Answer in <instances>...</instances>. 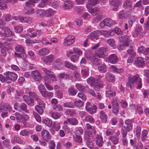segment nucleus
Segmentation results:
<instances>
[{"label": "nucleus", "mask_w": 149, "mask_h": 149, "mask_svg": "<svg viewBox=\"0 0 149 149\" xmlns=\"http://www.w3.org/2000/svg\"><path fill=\"white\" fill-rule=\"evenodd\" d=\"M135 83L138 84L137 88H140L142 87L141 79L139 77V75L136 74L132 76L128 77V82L127 85L130 88H132L133 86V84Z\"/></svg>", "instance_id": "1"}, {"label": "nucleus", "mask_w": 149, "mask_h": 149, "mask_svg": "<svg viewBox=\"0 0 149 149\" xmlns=\"http://www.w3.org/2000/svg\"><path fill=\"white\" fill-rule=\"evenodd\" d=\"M119 38L120 41L122 42L120 44L118 48L119 50L121 51L123 49L125 46H129L131 41L129 36L127 35H121Z\"/></svg>", "instance_id": "2"}, {"label": "nucleus", "mask_w": 149, "mask_h": 149, "mask_svg": "<svg viewBox=\"0 0 149 149\" xmlns=\"http://www.w3.org/2000/svg\"><path fill=\"white\" fill-rule=\"evenodd\" d=\"M55 11L51 8H49L46 10H40L37 13L39 14V16L42 17L45 16L46 17H51L54 14Z\"/></svg>", "instance_id": "3"}, {"label": "nucleus", "mask_w": 149, "mask_h": 149, "mask_svg": "<svg viewBox=\"0 0 149 149\" xmlns=\"http://www.w3.org/2000/svg\"><path fill=\"white\" fill-rule=\"evenodd\" d=\"M114 21L111 20L109 18H107L100 22L99 24L101 28H104L105 26L110 27L115 24Z\"/></svg>", "instance_id": "4"}, {"label": "nucleus", "mask_w": 149, "mask_h": 149, "mask_svg": "<svg viewBox=\"0 0 149 149\" xmlns=\"http://www.w3.org/2000/svg\"><path fill=\"white\" fill-rule=\"evenodd\" d=\"M111 104L112 107V112L116 115L119 113V107L118 98H113L111 101Z\"/></svg>", "instance_id": "5"}, {"label": "nucleus", "mask_w": 149, "mask_h": 149, "mask_svg": "<svg viewBox=\"0 0 149 149\" xmlns=\"http://www.w3.org/2000/svg\"><path fill=\"white\" fill-rule=\"evenodd\" d=\"M42 71L49 77V79L51 80L52 81H54L57 80V79L54 75L53 72L45 68H42Z\"/></svg>", "instance_id": "6"}, {"label": "nucleus", "mask_w": 149, "mask_h": 149, "mask_svg": "<svg viewBox=\"0 0 149 149\" xmlns=\"http://www.w3.org/2000/svg\"><path fill=\"white\" fill-rule=\"evenodd\" d=\"M108 50V49L106 47L100 48L96 51V55L100 58H104L106 55L107 52Z\"/></svg>", "instance_id": "7"}, {"label": "nucleus", "mask_w": 149, "mask_h": 149, "mask_svg": "<svg viewBox=\"0 0 149 149\" xmlns=\"http://www.w3.org/2000/svg\"><path fill=\"white\" fill-rule=\"evenodd\" d=\"M4 76H6V79L8 81L11 82V81H15L17 79V75L15 73L11 72H7L4 73Z\"/></svg>", "instance_id": "8"}, {"label": "nucleus", "mask_w": 149, "mask_h": 149, "mask_svg": "<svg viewBox=\"0 0 149 149\" xmlns=\"http://www.w3.org/2000/svg\"><path fill=\"white\" fill-rule=\"evenodd\" d=\"M86 7L88 9L89 12L93 16L96 15L99 13L100 10L97 7L93 8L89 4L86 5Z\"/></svg>", "instance_id": "9"}, {"label": "nucleus", "mask_w": 149, "mask_h": 149, "mask_svg": "<svg viewBox=\"0 0 149 149\" xmlns=\"http://www.w3.org/2000/svg\"><path fill=\"white\" fill-rule=\"evenodd\" d=\"M75 40L74 36H69L65 39L64 42L65 46L70 45L74 42Z\"/></svg>", "instance_id": "10"}, {"label": "nucleus", "mask_w": 149, "mask_h": 149, "mask_svg": "<svg viewBox=\"0 0 149 149\" xmlns=\"http://www.w3.org/2000/svg\"><path fill=\"white\" fill-rule=\"evenodd\" d=\"M134 63L137 66L142 67L144 64V61L142 57H138L135 58Z\"/></svg>", "instance_id": "11"}, {"label": "nucleus", "mask_w": 149, "mask_h": 149, "mask_svg": "<svg viewBox=\"0 0 149 149\" xmlns=\"http://www.w3.org/2000/svg\"><path fill=\"white\" fill-rule=\"evenodd\" d=\"M31 74L32 78L35 81H39L42 78L41 73L37 70L32 71Z\"/></svg>", "instance_id": "12"}, {"label": "nucleus", "mask_w": 149, "mask_h": 149, "mask_svg": "<svg viewBox=\"0 0 149 149\" xmlns=\"http://www.w3.org/2000/svg\"><path fill=\"white\" fill-rule=\"evenodd\" d=\"M108 62L112 64L117 63L118 61V58L115 54H112L109 55L107 58Z\"/></svg>", "instance_id": "13"}, {"label": "nucleus", "mask_w": 149, "mask_h": 149, "mask_svg": "<svg viewBox=\"0 0 149 149\" xmlns=\"http://www.w3.org/2000/svg\"><path fill=\"white\" fill-rule=\"evenodd\" d=\"M41 135L44 140L46 141H48L51 139L50 134L46 130H44L42 131Z\"/></svg>", "instance_id": "14"}, {"label": "nucleus", "mask_w": 149, "mask_h": 149, "mask_svg": "<svg viewBox=\"0 0 149 149\" xmlns=\"http://www.w3.org/2000/svg\"><path fill=\"white\" fill-rule=\"evenodd\" d=\"M142 26L140 24H137L136 26L135 30L136 34L133 35V36L134 38H136L140 37L142 34Z\"/></svg>", "instance_id": "15"}, {"label": "nucleus", "mask_w": 149, "mask_h": 149, "mask_svg": "<svg viewBox=\"0 0 149 149\" xmlns=\"http://www.w3.org/2000/svg\"><path fill=\"white\" fill-rule=\"evenodd\" d=\"M100 33V31H94L89 34L88 38H90L91 40L94 39L97 40L99 38V34Z\"/></svg>", "instance_id": "16"}, {"label": "nucleus", "mask_w": 149, "mask_h": 149, "mask_svg": "<svg viewBox=\"0 0 149 149\" xmlns=\"http://www.w3.org/2000/svg\"><path fill=\"white\" fill-rule=\"evenodd\" d=\"M115 76L109 72H107L105 74V79L107 81L112 82L115 81Z\"/></svg>", "instance_id": "17"}, {"label": "nucleus", "mask_w": 149, "mask_h": 149, "mask_svg": "<svg viewBox=\"0 0 149 149\" xmlns=\"http://www.w3.org/2000/svg\"><path fill=\"white\" fill-rule=\"evenodd\" d=\"M44 79L45 82L44 84L45 87L49 91H51L53 90V86L50 85L48 83H50L51 81L50 79H49V77L47 76H44Z\"/></svg>", "instance_id": "18"}, {"label": "nucleus", "mask_w": 149, "mask_h": 149, "mask_svg": "<svg viewBox=\"0 0 149 149\" xmlns=\"http://www.w3.org/2000/svg\"><path fill=\"white\" fill-rule=\"evenodd\" d=\"M89 59L91 63L94 65H98L101 63V60L95 56L90 57Z\"/></svg>", "instance_id": "19"}, {"label": "nucleus", "mask_w": 149, "mask_h": 149, "mask_svg": "<svg viewBox=\"0 0 149 149\" xmlns=\"http://www.w3.org/2000/svg\"><path fill=\"white\" fill-rule=\"evenodd\" d=\"M54 56L50 55L45 57L42 59L43 61L46 64H48L51 63L53 60Z\"/></svg>", "instance_id": "20"}, {"label": "nucleus", "mask_w": 149, "mask_h": 149, "mask_svg": "<svg viewBox=\"0 0 149 149\" xmlns=\"http://www.w3.org/2000/svg\"><path fill=\"white\" fill-rule=\"evenodd\" d=\"M84 121L86 122H89L91 123H93L95 121L94 118L89 115H87L85 116L84 119Z\"/></svg>", "instance_id": "21"}, {"label": "nucleus", "mask_w": 149, "mask_h": 149, "mask_svg": "<svg viewBox=\"0 0 149 149\" xmlns=\"http://www.w3.org/2000/svg\"><path fill=\"white\" fill-rule=\"evenodd\" d=\"M99 114L100 118L101 120L103 123H106L108 118L107 115L103 111H100Z\"/></svg>", "instance_id": "22"}, {"label": "nucleus", "mask_w": 149, "mask_h": 149, "mask_svg": "<svg viewBox=\"0 0 149 149\" xmlns=\"http://www.w3.org/2000/svg\"><path fill=\"white\" fill-rule=\"evenodd\" d=\"M72 2L69 0L64 3L63 7L64 10H66L72 8Z\"/></svg>", "instance_id": "23"}, {"label": "nucleus", "mask_w": 149, "mask_h": 149, "mask_svg": "<svg viewBox=\"0 0 149 149\" xmlns=\"http://www.w3.org/2000/svg\"><path fill=\"white\" fill-rule=\"evenodd\" d=\"M106 95L107 97H113L116 95V92L112 89L107 88L106 90Z\"/></svg>", "instance_id": "24"}, {"label": "nucleus", "mask_w": 149, "mask_h": 149, "mask_svg": "<svg viewBox=\"0 0 149 149\" xmlns=\"http://www.w3.org/2000/svg\"><path fill=\"white\" fill-rule=\"evenodd\" d=\"M29 119V116L25 114L24 116L22 115L21 116L19 121L22 123L24 125H25L26 124V121L28 120Z\"/></svg>", "instance_id": "25"}, {"label": "nucleus", "mask_w": 149, "mask_h": 149, "mask_svg": "<svg viewBox=\"0 0 149 149\" xmlns=\"http://www.w3.org/2000/svg\"><path fill=\"white\" fill-rule=\"evenodd\" d=\"M95 81V78L92 76L88 78L86 80L87 83L91 86L95 85L96 84Z\"/></svg>", "instance_id": "26"}, {"label": "nucleus", "mask_w": 149, "mask_h": 149, "mask_svg": "<svg viewBox=\"0 0 149 149\" xmlns=\"http://www.w3.org/2000/svg\"><path fill=\"white\" fill-rule=\"evenodd\" d=\"M38 53L40 56H45L48 54L49 50L45 47L42 48L38 51Z\"/></svg>", "instance_id": "27"}, {"label": "nucleus", "mask_w": 149, "mask_h": 149, "mask_svg": "<svg viewBox=\"0 0 149 149\" xmlns=\"http://www.w3.org/2000/svg\"><path fill=\"white\" fill-rule=\"evenodd\" d=\"M41 95L44 98H50L53 96V93L47 91L46 90L42 93Z\"/></svg>", "instance_id": "28"}, {"label": "nucleus", "mask_w": 149, "mask_h": 149, "mask_svg": "<svg viewBox=\"0 0 149 149\" xmlns=\"http://www.w3.org/2000/svg\"><path fill=\"white\" fill-rule=\"evenodd\" d=\"M125 123L126 125V127L128 130V131H130L132 130L133 128L132 122L130 120H125Z\"/></svg>", "instance_id": "29"}, {"label": "nucleus", "mask_w": 149, "mask_h": 149, "mask_svg": "<svg viewBox=\"0 0 149 149\" xmlns=\"http://www.w3.org/2000/svg\"><path fill=\"white\" fill-rule=\"evenodd\" d=\"M98 69L99 72L102 73H105L107 72V68L105 64H102L98 67Z\"/></svg>", "instance_id": "30"}, {"label": "nucleus", "mask_w": 149, "mask_h": 149, "mask_svg": "<svg viewBox=\"0 0 149 149\" xmlns=\"http://www.w3.org/2000/svg\"><path fill=\"white\" fill-rule=\"evenodd\" d=\"M68 122L72 125H76L78 124L79 122L78 120L75 118H72L67 119Z\"/></svg>", "instance_id": "31"}, {"label": "nucleus", "mask_w": 149, "mask_h": 149, "mask_svg": "<svg viewBox=\"0 0 149 149\" xmlns=\"http://www.w3.org/2000/svg\"><path fill=\"white\" fill-rule=\"evenodd\" d=\"M15 50L17 52H20L22 54L25 53L24 49L21 45H17L15 47Z\"/></svg>", "instance_id": "32"}, {"label": "nucleus", "mask_w": 149, "mask_h": 149, "mask_svg": "<svg viewBox=\"0 0 149 149\" xmlns=\"http://www.w3.org/2000/svg\"><path fill=\"white\" fill-rule=\"evenodd\" d=\"M113 31L112 30L107 31H100V33L104 37H108L109 36H111L112 33Z\"/></svg>", "instance_id": "33"}, {"label": "nucleus", "mask_w": 149, "mask_h": 149, "mask_svg": "<svg viewBox=\"0 0 149 149\" xmlns=\"http://www.w3.org/2000/svg\"><path fill=\"white\" fill-rule=\"evenodd\" d=\"M89 70L88 68L85 67L81 70V73L83 77L85 78L88 76L89 74Z\"/></svg>", "instance_id": "34"}, {"label": "nucleus", "mask_w": 149, "mask_h": 149, "mask_svg": "<svg viewBox=\"0 0 149 149\" xmlns=\"http://www.w3.org/2000/svg\"><path fill=\"white\" fill-rule=\"evenodd\" d=\"M121 3L120 0H109V3L112 6L117 7Z\"/></svg>", "instance_id": "35"}, {"label": "nucleus", "mask_w": 149, "mask_h": 149, "mask_svg": "<svg viewBox=\"0 0 149 149\" xmlns=\"http://www.w3.org/2000/svg\"><path fill=\"white\" fill-rule=\"evenodd\" d=\"M19 107L23 111L25 112L29 113V110L27 109V105L25 103H21L19 106Z\"/></svg>", "instance_id": "36"}, {"label": "nucleus", "mask_w": 149, "mask_h": 149, "mask_svg": "<svg viewBox=\"0 0 149 149\" xmlns=\"http://www.w3.org/2000/svg\"><path fill=\"white\" fill-rule=\"evenodd\" d=\"M50 114L52 117L55 119H58L61 116V114L60 113L57 112H52Z\"/></svg>", "instance_id": "37"}, {"label": "nucleus", "mask_w": 149, "mask_h": 149, "mask_svg": "<svg viewBox=\"0 0 149 149\" xmlns=\"http://www.w3.org/2000/svg\"><path fill=\"white\" fill-rule=\"evenodd\" d=\"M39 0H29L26 2L25 5L27 7L33 6L35 3H37Z\"/></svg>", "instance_id": "38"}, {"label": "nucleus", "mask_w": 149, "mask_h": 149, "mask_svg": "<svg viewBox=\"0 0 149 149\" xmlns=\"http://www.w3.org/2000/svg\"><path fill=\"white\" fill-rule=\"evenodd\" d=\"M42 123L48 127H50L52 125V122L51 119L46 118L42 121Z\"/></svg>", "instance_id": "39"}, {"label": "nucleus", "mask_w": 149, "mask_h": 149, "mask_svg": "<svg viewBox=\"0 0 149 149\" xmlns=\"http://www.w3.org/2000/svg\"><path fill=\"white\" fill-rule=\"evenodd\" d=\"M45 107H42L41 106L36 105L35 107V109L40 114H42L43 111V109Z\"/></svg>", "instance_id": "40"}, {"label": "nucleus", "mask_w": 149, "mask_h": 149, "mask_svg": "<svg viewBox=\"0 0 149 149\" xmlns=\"http://www.w3.org/2000/svg\"><path fill=\"white\" fill-rule=\"evenodd\" d=\"M65 66L66 68L72 70H74L76 68L75 65L68 61H65Z\"/></svg>", "instance_id": "41"}, {"label": "nucleus", "mask_w": 149, "mask_h": 149, "mask_svg": "<svg viewBox=\"0 0 149 149\" xmlns=\"http://www.w3.org/2000/svg\"><path fill=\"white\" fill-rule=\"evenodd\" d=\"M52 108L54 110L58 111H62L63 109L62 106L59 104L54 105Z\"/></svg>", "instance_id": "42"}, {"label": "nucleus", "mask_w": 149, "mask_h": 149, "mask_svg": "<svg viewBox=\"0 0 149 149\" xmlns=\"http://www.w3.org/2000/svg\"><path fill=\"white\" fill-rule=\"evenodd\" d=\"M101 83V84L97 83V84H95V85H94V86H92L94 87L93 88L95 91H98L100 90V88H103L104 86V84H103L102 82Z\"/></svg>", "instance_id": "43"}, {"label": "nucleus", "mask_w": 149, "mask_h": 149, "mask_svg": "<svg viewBox=\"0 0 149 149\" xmlns=\"http://www.w3.org/2000/svg\"><path fill=\"white\" fill-rule=\"evenodd\" d=\"M4 32L6 33L7 36H12L13 35L14 33L8 27H6L4 29Z\"/></svg>", "instance_id": "44"}, {"label": "nucleus", "mask_w": 149, "mask_h": 149, "mask_svg": "<svg viewBox=\"0 0 149 149\" xmlns=\"http://www.w3.org/2000/svg\"><path fill=\"white\" fill-rule=\"evenodd\" d=\"M74 104V106L78 108L82 107L84 105V102L80 100L75 101Z\"/></svg>", "instance_id": "45"}, {"label": "nucleus", "mask_w": 149, "mask_h": 149, "mask_svg": "<svg viewBox=\"0 0 149 149\" xmlns=\"http://www.w3.org/2000/svg\"><path fill=\"white\" fill-rule=\"evenodd\" d=\"M63 106L64 107L69 108H73L74 107V103L71 102L65 103L63 104Z\"/></svg>", "instance_id": "46"}, {"label": "nucleus", "mask_w": 149, "mask_h": 149, "mask_svg": "<svg viewBox=\"0 0 149 149\" xmlns=\"http://www.w3.org/2000/svg\"><path fill=\"white\" fill-rule=\"evenodd\" d=\"M121 131L123 137H125L127 135V132H128L127 128L125 126H123L122 128Z\"/></svg>", "instance_id": "47"}, {"label": "nucleus", "mask_w": 149, "mask_h": 149, "mask_svg": "<svg viewBox=\"0 0 149 149\" xmlns=\"http://www.w3.org/2000/svg\"><path fill=\"white\" fill-rule=\"evenodd\" d=\"M148 131L146 130H143L142 131L141 139L142 141H145L147 138Z\"/></svg>", "instance_id": "48"}, {"label": "nucleus", "mask_w": 149, "mask_h": 149, "mask_svg": "<svg viewBox=\"0 0 149 149\" xmlns=\"http://www.w3.org/2000/svg\"><path fill=\"white\" fill-rule=\"evenodd\" d=\"M132 3L130 1V0H126L124 2L123 7L126 9L128 7H131L132 6Z\"/></svg>", "instance_id": "49"}, {"label": "nucleus", "mask_w": 149, "mask_h": 149, "mask_svg": "<svg viewBox=\"0 0 149 149\" xmlns=\"http://www.w3.org/2000/svg\"><path fill=\"white\" fill-rule=\"evenodd\" d=\"M67 114L71 116H76L77 115V113L73 109H69L67 111Z\"/></svg>", "instance_id": "50"}, {"label": "nucleus", "mask_w": 149, "mask_h": 149, "mask_svg": "<svg viewBox=\"0 0 149 149\" xmlns=\"http://www.w3.org/2000/svg\"><path fill=\"white\" fill-rule=\"evenodd\" d=\"M41 34V33L40 31H36L35 32H33L31 33L30 34H29V36L31 38H34L36 37L37 35H39V36H40Z\"/></svg>", "instance_id": "51"}, {"label": "nucleus", "mask_w": 149, "mask_h": 149, "mask_svg": "<svg viewBox=\"0 0 149 149\" xmlns=\"http://www.w3.org/2000/svg\"><path fill=\"white\" fill-rule=\"evenodd\" d=\"M77 92V91L73 88H70L68 89V93L71 95L74 96L76 95Z\"/></svg>", "instance_id": "52"}, {"label": "nucleus", "mask_w": 149, "mask_h": 149, "mask_svg": "<svg viewBox=\"0 0 149 149\" xmlns=\"http://www.w3.org/2000/svg\"><path fill=\"white\" fill-rule=\"evenodd\" d=\"M37 102L38 104L37 105L41 106L42 107H45V104L44 103V102L40 99L38 97H36V99L35 100Z\"/></svg>", "instance_id": "53"}, {"label": "nucleus", "mask_w": 149, "mask_h": 149, "mask_svg": "<svg viewBox=\"0 0 149 149\" xmlns=\"http://www.w3.org/2000/svg\"><path fill=\"white\" fill-rule=\"evenodd\" d=\"M60 123L56 121L54 122L53 124V126L56 131L58 130L60 128Z\"/></svg>", "instance_id": "54"}, {"label": "nucleus", "mask_w": 149, "mask_h": 149, "mask_svg": "<svg viewBox=\"0 0 149 149\" xmlns=\"http://www.w3.org/2000/svg\"><path fill=\"white\" fill-rule=\"evenodd\" d=\"M142 2V1L141 0H140L137 1L136 3L134 4V7L140 8H143V6Z\"/></svg>", "instance_id": "55"}, {"label": "nucleus", "mask_w": 149, "mask_h": 149, "mask_svg": "<svg viewBox=\"0 0 149 149\" xmlns=\"http://www.w3.org/2000/svg\"><path fill=\"white\" fill-rule=\"evenodd\" d=\"M3 0H0V9L3 10L7 8V4Z\"/></svg>", "instance_id": "56"}, {"label": "nucleus", "mask_w": 149, "mask_h": 149, "mask_svg": "<svg viewBox=\"0 0 149 149\" xmlns=\"http://www.w3.org/2000/svg\"><path fill=\"white\" fill-rule=\"evenodd\" d=\"M15 54L17 57L21 58L23 59H25L27 57V55L25 53L22 54L21 53V54H20L19 53L15 52Z\"/></svg>", "instance_id": "57"}, {"label": "nucleus", "mask_w": 149, "mask_h": 149, "mask_svg": "<svg viewBox=\"0 0 149 149\" xmlns=\"http://www.w3.org/2000/svg\"><path fill=\"white\" fill-rule=\"evenodd\" d=\"M103 76L100 75H97L95 77V80L97 81V83L101 84L102 82L103 84H104L103 81L101 79L102 78Z\"/></svg>", "instance_id": "58"}, {"label": "nucleus", "mask_w": 149, "mask_h": 149, "mask_svg": "<svg viewBox=\"0 0 149 149\" xmlns=\"http://www.w3.org/2000/svg\"><path fill=\"white\" fill-rule=\"evenodd\" d=\"M74 139L76 142H78L79 143L82 142V139L79 135H75V136H74Z\"/></svg>", "instance_id": "59"}, {"label": "nucleus", "mask_w": 149, "mask_h": 149, "mask_svg": "<svg viewBox=\"0 0 149 149\" xmlns=\"http://www.w3.org/2000/svg\"><path fill=\"white\" fill-rule=\"evenodd\" d=\"M5 110L8 112H10L13 110L11 106L8 103H5Z\"/></svg>", "instance_id": "60"}, {"label": "nucleus", "mask_w": 149, "mask_h": 149, "mask_svg": "<svg viewBox=\"0 0 149 149\" xmlns=\"http://www.w3.org/2000/svg\"><path fill=\"white\" fill-rule=\"evenodd\" d=\"M77 96L79 97L83 101H85L86 100V97L83 93H79L77 94Z\"/></svg>", "instance_id": "61"}, {"label": "nucleus", "mask_w": 149, "mask_h": 149, "mask_svg": "<svg viewBox=\"0 0 149 149\" xmlns=\"http://www.w3.org/2000/svg\"><path fill=\"white\" fill-rule=\"evenodd\" d=\"M30 134V131L26 130H22L20 133V135L22 136H28Z\"/></svg>", "instance_id": "62"}, {"label": "nucleus", "mask_w": 149, "mask_h": 149, "mask_svg": "<svg viewBox=\"0 0 149 149\" xmlns=\"http://www.w3.org/2000/svg\"><path fill=\"white\" fill-rule=\"evenodd\" d=\"M109 138L114 144H116L118 143V139L113 136H110Z\"/></svg>", "instance_id": "63"}, {"label": "nucleus", "mask_w": 149, "mask_h": 149, "mask_svg": "<svg viewBox=\"0 0 149 149\" xmlns=\"http://www.w3.org/2000/svg\"><path fill=\"white\" fill-rule=\"evenodd\" d=\"M33 113L36 121L38 122H40L41 118L40 116L35 111H33Z\"/></svg>", "instance_id": "64"}]
</instances>
